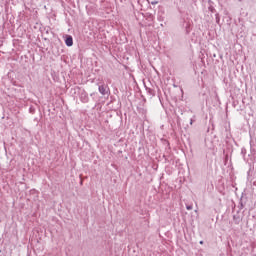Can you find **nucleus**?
I'll return each mask as SVG.
<instances>
[{
  "label": "nucleus",
  "mask_w": 256,
  "mask_h": 256,
  "mask_svg": "<svg viewBox=\"0 0 256 256\" xmlns=\"http://www.w3.org/2000/svg\"><path fill=\"white\" fill-rule=\"evenodd\" d=\"M98 91L101 95H111V90L109 89V86L105 85V82H102L101 84H98Z\"/></svg>",
  "instance_id": "obj_1"
},
{
  "label": "nucleus",
  "mask_w": 256,
  "mask_h": 256,
  "mask_svg": "<svg viewBox=\"0 0 256 256\" xmlns=\"http://www.w3.org/2000/svg\"><path fill=\"white\" fill-rule=\"evenodd\" d=\"M80 101L82 103H89V95L87 94V92L83 91L80 93Z\"/></svg>",
  "instance_id": "obj_2"
},
{
  "label": "nucleus",
  "mask_w": 256,
  "mask_h": 256,
  "mask_svg": "<svg viewBox=\"0 0 256 256\" xmlns=\"http://www.w3.org/2000/svg\"><path fill=\"white\" fill-rule=\"evenodd\" d=\"M65 44L67 45V47H73V37L67 36L65 39Z\"/></svg>",
  "instance_id": "obj_3"
},
{
  "label": "nucleus",
  "mask_w": 256,
  "mask_h": 256,
  "mask_svg": "<svg viewBox=\"0 0 256 256\" xmlns=\"http://www.w3.org/2000/svg\"><path fill=\"white\" fill-rule=\"evenodd\" d=\"M186 209H187V211H191L193 209V205H187Z\"/></svg>",
  "instance_id": "obj_4"
},
{
  "label": "nucleus",
  "mask_w": 256,
  "mask_h": 256,
  "mask_svg": "<svg viewBox=\"0 0 256 256\" xmlns=\"http://www.w3.org/2000/svg\"><path fill=\"white\" fill-rule=\"evenodd\" d=\"M195 120L194 119H191L190 120V125H193V122H194Z\"/></svg>",
  "instance_id": "obj_5"
},
{
  "label": "nucleus",
  "mask_w": 256,
  "mask_h": 256,
  "mask_svg": "<svg viewBox=\"0 0 256 256\" xmlns=\"http://www.w3.org/2000/svg\"><path fill=\"white\" fill-rule=\"evenodd\" d=\"M200 245H203V241H200Z\"/></svg>",
  "instance_id": "obj_6"
}]
</instances>
